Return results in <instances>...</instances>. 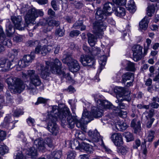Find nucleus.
<instances>
[{
  "label": "nucleus",
  "instance_id": "obj_55",
  "mask_svg": "<svg viewBox=\"0 0 159 159\" xmlns=\"http://www.w3.org/2000/svg\"><path fill=\"white\" fill-rule=\"evenodd\" d=\"M83 22L82 21H78L74 24L73 26L75 29H78L80 26H81Z\"/></svg>",
  "mask_w": 159,
  "mask_h": 159
},
{
  "label": "nucleus",
  "instance_id": "obj_2",
  "mask_svg": "<svg viewBox=\"0 0 159 159\" xmlns=\"http://www.w3.org/2000/svg\"><path fill=\"white\" fill-rule=\"evenodd\" d=\"M43 15V11L40 10L36 9L35 8H32L29 9L25 17V23L23 24L22 22V18L20 16H12L11 20L14 25L16 29L22 30L28 25L34 21L39 16H42Z\"/></svg>",
  "mask_w": 159,
  "mask_h": 159
},
{
  "label": "nucleus",
  "instance_id": "obj_32",
  "mask_svg": "<svg viewBox=\"0 0 159 159\" xmlns=\"http://www.w3.org/2000/svg\"><path fill=\"white\" fill-rule=\"evenodd\" d=\"M64 58L62 60V62L66 64L68 66L71 63L73 60H75L70 55H67L64 56Z\"/></svg>",
  "mask_w": 159,
  "mask_h": 159
},
{
  "label": "nucleus",
  "instance_id": "obj_14",
  "mask_svg": "<svg viewBox=\"0 0 159 159\" xmlns=\"http://www.w3.org/2000/svg\"><path fill=\"white\" fill-rule=\"evenodd\" d=\"M80 62L84 66H88L91 67L95 64V60L93 58L87 55H82L80 57Z\"/></svg>",
  "mask_w": 159,
  "mask_h": 159
},
{
  "label": "nucleus",
  "instance_id": "obj_29",
  "mask_svg": "<svg viewBox=\"0 0 159 159\" xmlns=\"http://www.w3.org/2000/svg\"><path fill=\"white\" fill-rule=\"evenodd\" d=\"M35 54L33 52H31L30 55H25L23 57V60L28 65L29 64L32 62V61L35 57Z\"/></svg>",
  "mask_w": 159,
  "mask_h": 159
},
{
  "label": "nucleus",
  "instance_id": "obj_64",
  "mask_svg": "<svg viewBox=\"0 0 159 159\" xmlns=\"http://www.w3.org/2000/svg\"><path fill=\"white\" fill-rule=\"evenodd\" d=\"M133 128L137 131L140 130L141 128V124L140 121H138L135 126Z\"/></svg>",
  "mask_w": 159,
  "mask_h": 159
},
{
  "label": "nucleus",
  "instance_id": "obj_11",
  "mask_svg": "<svg viewBox=\"0 0 159 159\" xmlns=\"http://www.w3.org/2000/svg\"><path fill=\"white\" fill-rule=\"evenodd\" d=\"M92 116V115H90L88 111L84 110L81 120H78L77 118L75 123L76 126L84 130L85 129V124H87L93 120Z\"/></svg>",
  "mask_w": 159,
  "mask_h": 159
},
{
  "label": "nucleus",
  "instance_id": "obj_42",
  "mask_svg": "<svg viewBox=\"0 0 159 159\" xmlns=\"http://www.w3.org/2000/svg\"><path fill=\"white\" fill-rule=\"evenodd\" d=\"M8 148L4 145H0V155H3L8 152Z\"/></svg>",
  "mask_w": 159,
  "mask_h": 159
},
{
  "label": "nucleus",
  "instance_id": "obj_53",
  "mask_svg": "<svg viewBox=\"0 0 159 159\" xmlns=\"http://www.w3.org/2000/svg\"><path fill=\"white\" fill-rule=\"evenodd\" d=\"M26 121L28 124L30 126H34L35 122L34 120L30 117L26 120Z\"/></svg>",
  "mask_w": 159,
  "mask_h": 159
},
{
  "label": "nucleus",
  "instance_id": "obj_28",
  "mask_svg": "<svg viewBox=\"0 0 159 159\" xmlns=\"http://www.w3.org/2000/svg\"><path fill=\"white\" fill-rule=\"evenodd\" d=\"M148 20L145 17H144L139 23V29L141 30H146L148 27Z\"/></svg>",
  "mask_w": 159,
  "mask_h": 159
},
{
  "label": "nucleus",
  "instance_id": "obj_39",
  "mask_svg": "<svg viewBox=\"0 0 159 159\" xmlns=\"http://www.w3.org/2000/svg\"><path fill=\"white\" fill-rule=\"evenodd\" d=\"M117 152L122 154H126L128 151V148L126 146H122L118 147L117 148Z\"/></svg>",
  "mask_w": 159,
  "mask_h": 159
},
{
  "label": "nucleus",
  "instance_id": "obj_7",
  "mask_svg": "<svg viewBox=\"0 0 159 159\" xmlns=\"http://www.w3.org/2000/svg\"><path fill=\"white\" fill-rule=\"evenodd\" d=\"M112 6L111 3L108 2L104 4L103 10H101L100 8L97 9L95 13L96 20L95 21H102L106 24L104 21L106 19L107 16L111 15V12L110 11H111V6Z\"/></svg>",
  "mask_w": 159,
  "mask_h": 159
},
{
  "label": "nucleus",
  "instance_id": "obj_40",
  "mask_svg": "<svg viewBox=\"0 0 159 159\" xmlns=\"http://www.w3.org/2000/svg\"><path fill=\"white\" fill-rule=\"evenodd\" d=\"M61 152L53 151L50 155V158L53 159H59L61 157Z\"/></svg>",
  "mask_w": 159,
  "mask_h": 159
},
{
  "label": "nucleus",
  "instance_id": "obj_48",
  "mask_svg": "<svg viewBox=\"0 0 159 159\" xmlns=\"http://www.w3.org/2000/svg\"><path fill=\"white\" fill-rule=\"evenodd\" d=\"M127 105L121 102L118 104V105L116 107H115L114 109H116V108H118V109L120 110L121 109H126L127 108Z\"/></svg>",
  "mask_w": 159,
  "mask_h": 159
},
{
  "label": "nucleus",
  "instance_id": "obj_43",
  "mask_svg": "<svg viewBox=\"0 0 159 159\" xmlns=\"http://www.w3.org/2000/svg\"><path fill=\"white\" fill-rule=\"evenodd\" d=\"M13 60H11V61H10L8 60L7 61V62L4 65V70H9V69L13 67V66H12V63L11 62H13Z\"/></svg>",
  "mask_w": 159,
  "mask_h": 159
},
{
  "label": "nucleus",
  "instance_id": "obj_12",
  "mask_svg": "<svg viewBox=\"0 0 159 159\" xmlns=\"http://www.w3.org/2000/svg\"><path fill=\"white\" fill-rule=\"evenodd\" d=\"M143 48L139 45H136L133 46L132 50L133 51L134 60L137 61L143 57Z\"/></svg>",
  "mask_w": 159,
  "mask_h": 159
},
{
  "label": "nucleus",
  "instance_id": "obj_8",
  "mask_svg": "<svg viewBox=\"0 0 159 159\" xmlns=\"http://www.w3.org/2000/svg\"><path fill=\"white\" fill-rule=\"evenodd\" d=\"M61 111L63 114L62 115H60V119L62 121H64L67 117L66 120L69 127L71 129L73 128L76 123L77 116H72L69 108L67 107H65L61 109Z\"/></svg>",
  "mask_w": 159,
  "mask_h": 159
},
{
  "label": "nucleus",
  "instance_id": "obj_51",
  "mask_svg": "<svg viewBox=\"0 0 159 159\" xmlns=\"http://www.w3.org/2000/svg\"><path fill=\"white\" fill-rule=\"evenodd\" d=\"M14 156L15 159H25V157L20 152L14 154Z\"/></svg>",
  "mask_w": 159,
  "mask_h": 159
},
{
  "label": "nucleus",
  "instance_id": "obj_10",
  "mask_svg": "<svg viewBox=\"0 0 159 159\" xmlns=\"http://www.w3.org/2000/svg\"><path fill=\"white\" fill-rule=\"evenodd\" d=\"M57 119L56 116L48 115L47 117V129L53 135H56L59 132L58 127L56 122Z\"/></svg>",
  "mask_w": 159,
  "mask_h": 159
},
{
  "label": "nucleus",
  "instance_id": "obj_49",
  "mask_svg": "<svg viewBox=\"0 0 159 159\" xmlns=\"http://www.w3.org/2000/svg\"><path fill=\"white\" fill-rule=\"evenodd\" d=\"M45 143L50 148H52L53 146L52 141L50 138H48L46 139Z\"/></svg>",
  "mask_w": 159,
  "mask_h": 159
},
{
  "label": "nucleus",
  "instance_id": "obj_18",
  "mask_svg": "<svg viewBox=\"0 0 159 159\" xmlns=\"http://www.w3.org/2000/svg\"><path fill=\"white\" fill-rule=\"evenodd\" d=\"M33 146L42 152H44L45 149V143L42 138L36 139L34 141Z\"/></svg>",
  "mask_w": 159,
  "mask_h": 159
},
{
  "label": "nucleus",
  "instance_id": "obj_21",
  "mask_svg": "<svg viewBox=\"0 0 159 159\" xmlns=\"http://www.w3.org/2000/svg\"><path fill=\"white\" fill-rule=\"evenodd\" d=\"M66 107V106H64V107H63L61 109H58V107L57 106H53L51 107V108L52 110L51 111L50 113H53L55 115L54 116L52 115V114L50 115H52L53 117H55L56 116L57 118V117H58L60 118V115H62L63 113H62L61 111V110L63 109L65 107Z\"/></svg>",
  "mask_w": 159,
  "mask_h": 159
},
{
  "label": "nucleus",
  "instance_id": "obj_15",
  "mask_svg": "<svg viewBox=\"0 0 159 159\" xmlns=\"http://www.w3.org/2000/svg\"><path fill=\"white\" fill-rule=\"evenodd\" d=\"M111 138L115 145L116 146L120 147L124 143L122 135L120 133L113 134L112 135Z\"/></svg>",
  "mask_w": 159,
  "mask_h": 159
},
{
  "label": "nucleus",
  "instance_id": "obj_52",
  "mask_svg": "<svg viewBox=\"0 0 159 159\" xmlns=\"http://www.w3.org/2000/svg\"><path fill=\"white\" fill-rule=\"evenodd\" d=\"M24 112L20 109L16 110L14 113V116H19L20 115H23Z\"/></svg>",
  "mask_w": 159,
  "mask_h": 159
},
{
  "label": "nucleus",
  "instance_id": "obj_3",
  "mask_svg": "<svg viewBox=\"0 0 159 159\" xmlns=\"http://www.w3.org/2000/svg\"><path fill=\"white\" fill-rule=\"evenodd\" d=\"M92 96L95 101H97V107H94L92 108L91 113L93 117L96 118L101 117L103 115V109H114L115 107L109 102L105 100H98V97L99 96L98 94H93Z\"/></svg>",
  "mask_w": 159,
  "mask_h": 159
},
{
  "label": "nucleus",
  "instance_id": "obj_33",
  "mask_svg": "<svg viewBox=\"0 0 159 159\" xmlns=\"http://www.w3.org/2000/svg\"><path fill=\"white\" fill-rule=\"evenodd\" d=\"M28 155L30 156L32 158H34L37 155V150L35 147H32L30 148L26 152Z\"/></svg>",
  "mask_w": 159,
  "mask_h": 159
},
{
  "label": "nucleus",
  "instance_id": "obj_24",
  "mask_svg": "<svg viewBox=\"0 0 159 159\" xmlns=\"http://www.w3.org/2000/svg\"><path fill=\"white\" fill-rule=\"evenodd\" d=\"M84 150L88 153H91L93 152L92 146L84 142H83L81 143V148L80 150Z\"/></svg>",
  "mask_w": 159,
  "mask_h": 159
},
{
  "label": "nucleus",
  "instance_id": "obj_19",
  "mask_svg": "<svg viewBox=\"0 0 159 159\" xmlns=\"http://www.w3.org/2000/svg\"><path fill=\"white\" fill-rule=\"evenodd\" d=\"M17 121V120H12L11 116L8 115L5 118L3 125L9 129H12L15 127L14 125Z\"/></svg>",
  "mask_w": 159,
  "mask_h": 159
},
{
  "label": "nucleus",
  "instance_id": "obj_57",
  "mask_svg": "<svg viewBox=\"0 0 159 159\" xmlns=\"http://www.w3.org/2000/svg\"><path fill=\"white\" fill-rule=\"evenodd\" d=\"M150 106L152 108L157 109L159 107V104L155 101H153V102L150 103Z\"/></svg>",
  "mask_w": 159,
  "mask_h": 159
},
{
  "label": "nucleus",
  "instance_id": "obj_34",
  "mask_svg": "<svg viewBox=\"0 0 159 159\" xmlns=\"http://www.w3.org/2000/svg\"><path fill=\"white\" fill-rule=\"evenodd\" d=\"M60 23L59 21H57L54 20H49L47 23V25L49 27H51V29H49V30H52L54 26L57 27L60 25Z\"/></svg>",
  "mask_w": 159,
  "mask_h": 159
},
{
  "label": "nucleus",
  "instance_id": "obj_26",
  "mask_svg": "<svg viewBox=\"0 0 159 159\" xmlns=\"http://www.w3.org/2000/svg\"><path fill=\"white\" fill-rule=\"evenodd\" d=\"M115 14L118 16L122 17L125 15V10L124 8L120 6L117 7L115 11Z\"/></svg>",
  "mask_w": 159,
  "mask_h": 159
},
{
  "label": "nucleus",
  "instance_id": "obj_38",
  "mask_svg": "<svg viewBox=\"0 0 159 159\" xmlns=\"http://www.w3.org/2000/svg\"><path fill=\"white\" fill-rule=\"evenodd\" d=\"M72 148L77 150H81V144H80L79 142L77 140H74L72 144Z\"/></svg>",
  "mask_w": 159,
  "mask_h": 159
},
{
  "label": "nucleus",
  "instance_id": "obj_45",
  "mask_svg": "<svg viewBox=\"0 0 159 159\" xmlns=\"http://www.w3.org/2000/svg\"><path fill=\"white\" fill-rule=\"evenodd\" d=\"M76 156V152L75 151H70L68 153L67 159H75Z\"/></svg>",
  "mask_w": 159,
  "mask_h": 159
},
{
  "label": "nucleus",
  "instance_id": "obj_23",
  "mask_svg": "<svg viewBox=\"0 0 159 159\" xmlns=\"http://www.w3.org/2000/svg\"><path fill=\"white\" fill-rule=\"evenodd\" d=\"M6 34L8 37L12 36L15 32V30L10 22L7 23L6 25Z\"/></svg>",
  "mask_w": 159,
  "mask_h": 159
},
{
  "label": "nucleus",
  "instance_id": "obj_25",
  "mask_svg": "<svg viewBox=\"0 0 159 159\" xmlns=\"http://www.w3.org/2000/svg\"><path fill=\"white\" fill-rule=\"evenodd\" d=\"M122 78L124 82H126L128 80H130L131 79L133 81L134 79V74L130 72H126L122 75Z\"/></svg>",
  "mask_w": 159,
  "mask_h": 159
},
{
  "label": "nucleus",
  "instance_id": "obj_36",
  "mask_svg": "<svg viewBox=\"0 0 159 159\" xmlns=\"http://www.w3.org/2000/svg\"><path fill=\"white\" fill-rule=\"evenodd\" d=\"M39 41L38 40L32 39L28 40L26 43L28 46L33 47L39 45Z\"/></svg>",
  "mask_w": 159,
  "mask_h": 159
},
{
  "label": "nucleus",
  "instance_id": "obj_1",
  "mask_svg": "<svg viewBox=\"0 0 159 159\" xmlns=\"http://www.w3.org/2000/svg\"><path fill=\"white\" fill-rule=\"evenodd\" d=\"M45 66L42 64L38 65L37 69L39 74H41L42 78L45 80H48L50 74V72L55 74L62 75L63 78H65L68 80H70L72 78L69 73L66 74L62 71L61 64L57 59H56L53 62L49 61H45Z\"/></svg>",
  "mask_w": 159,
  "mask_h": 159
},
{
  "label": "nucleus",
  "instance_id": "obj_22",
  "mask_svg": "<svg viewBox=\"0 0 159 159\" xmlns=\"http://www.w3.org/2000/svg\"><path fill=\"white\" fill-rule=\"evenodd\" d=\"M154 67L153 66H151L149 68V70L150 73L148 74V76L150 77H153V80L154 81H157L159 80V67L158 68V71L156 73V75L154 76Z\"/></svg>",
  "mask_w": 159,
  "mask_h": 159
},
{
  "label": "nucleus",
  "instance_id": "obj_5",
  "mask_svg": "<svg viewBox=\"0 0 159 159\" xmlns=\"http://www.w3.org/2000/svg\"><path fill=\"white\" fill-rule=\"evenodd\" d=\"M22 77L25 80H27L29 77L30 84L27 86V88L30 90V93L33 94L35 91V87L41 85L42 82L39 76L35 74L34 70H28L26 73L22 72Z\"/></svg>",
  "mask_w": 159,
  "mask_h": 159
},
{
  "label": "nucleus",
  "instance_id": "obj_44",
  "mask_svg": "<svg viewBox=\"0 0 159 159\" xmlns=\"http://www.w3.org/2000/svg\"><path fill=\"white\" fill-rule=\"evenodd\" d=\"M144 113L148 114V115L146 116L147 119L153 118L152 117L154 114V110L153 109H151L149 110V111H145Z\"/></svg>",
  "mask_w": 159,
  "mask_h": 159
},
{
  "label": "nucleus",
  "instance_id": "obj_27",
  "mask_svg": "<svg viewBox=\"0 0 159 159\" xmlns=\"http://www.w3.org/2000/svg\"><path fill=\"white\" fill-rule=\"evenodd\" d=\"M124 63H126L127 65V67L125 68L126 70L131 71H135L134 64L133 63L130 61L127 62L126 61H125L122 63V64L123 66H125Z\"/></svg>",
  "mask_w": 159,
  "mask_h": 159
},
{
  "label": "nucleus",
  "instance_id": "obj_46",
  "mask_svg": "<svg viewBox=\"0 0 159 159\" xmlns=\"http://www.w3.org/2000/svg\"><path fill=\"white\" fill-rule=\"evenodd\" d=\"M18 66L21 68L25 67L27 66L28 65L25 62V61L23 60V59L20 60L18 63Z\"/></svg>",
  "mask_w": 159,
  "mask_h": 159
},
{
  "label": "nucleus",
  "instance_id": "obj_56",
  "mask_svg": "<svg viewBox=\"0 0 159 159\" xmlns=\"http://www.w3.org/2000/svg\"><path fill=\"white\" fill-rule=\"evenodd\" d=\"M80 34V32L78 30H75L71 31L70 33V36L71 37L77 36Z\"/></svg>",
  "mask_w": 159,
  "mask_h": 159
},
{
  "label": "nucleus",
  "instance_id": "obj_58",
  "mask_svg": "<svg viewBox=\"0 0 159 159\" xmlns=\"http://www.w3.org/2000/svg\"><path fill=\"white\" fill-rule=\"evenodd\" d=\"M47 99H45L42 97H39L38 98L37 102L36 103V104L37 105L38 102L40 103H45L47 102Z\"/></svg>",
  "mask_w": 159,
  "mask_h": 159
},
{
  "label": "nucleus",
  "instance_id": "obj_47",
  "mask_svg": "<svg viewBox=\"0 0 159 159\" xmlns=\"http://www.w3.org/2000/svg\"><path fill=\"white\" fill-rule=\"evenodd\" d=\"M107 60V57L106 56L103 55L100 57L99 62L101 64L104 65L105 64Z\"/></svg>",
  "mask_w": 159,
  "mask_h": 159
},
{
  "label": "nucleus",
  "instance_id": "obj_61",
  "mask_svg": "<svg viewBox=\"0 0 159 159\" xmlns=\"http://www.w3.org/2000/svg\"><path fill=\"white\" fill-rule=\"evenodd\" d=\"M48 15H49L51 18H52L55 17V12L52 9H49L48 10Z\"/></svg>",
  "mask_w": 159,
  "mask_h": 159
},
{
  "label": "nucleus",
  "instance_id": "obj_30",
  "mask_svg": "<svg viewBox=\"0 0 159 159\" xmlns=\"http://www.w3.org/2000/svg\"><path fill=\"white\" fill-rule=\"evenodd\" d=\"M113 112L115 113L116 115H118L122 118H124L126 117L127 113L126 111H122L120 109H114L113 110Z\"/></svg>",
  "mask_w": 159,
  "mask_h": 159
},
{
  "label": "nucleus",
  "instance_id": "obj_17",
  "mask_svg": "<svg viewBox=\"0 0 159 159\" xmlns=\"http://www.w3.org/2000/svg\"><path fill=\"white\" fill-rule=\"evenodd\" d=\"M51 47L50 46H44L42 47L40 45L37 46L35 49V53L37 54H40L43 56L46 55L47 53L50 52L51 50Z\"/></svg>",
  "mask_w": 159,
  "mask_h": 159
},
{
  "label": "nucleus",
  "instance_id": "obj_6",
  "mask_svg": "<svg viewBox=\"0 0 159 159\" xmlns=\"http://www.w3.org/2000/svg\"><path fill=\"white\" fill-rule=\"evenodd\" d=\"M6 82L10 91L13 93H20L24 89L23 81L20 79L10 77L6 80Z\"/></svg>",
  "mask_w": 159,
  "mask_h": 159
},
{
  "label": "nucleus",
  "instance_id": "obj_13",
  "mask_svg": "<svg viewBox=\"0 0 159 159\" xmlns=\"http://www.w3.org/2000/svg\"><path fill=\"white\" fill-rule=\"evenodd\" d=\"M108 117L109 118L113 120H114L113 122L115 123V127L118 130L122 131L125 130L128 127L127 124L122 121L116 122L114 120L117 118L116 116L114 115H113L111 113H110L108 115Z\"/></svg>",
  "mask_w": 159,
  "mask_h": 159
},
{
  "label": "nucleus",
  "instance_id": "obj_63",
  "mask_svg": "<svg viewBox=\"0 0 159 159\" xmlns=\"http://www.w3.org/2000/svg\"><path fill=\"white\" fill-rule=\"evenodd\" d=\"M18 51L16 49H13L11 51V56H13V60L14 58H15V57L17 56L18 55Z\"/></svg>",
  "mask_w": 159,
  "mask_h": 159
},
{
  "label": "nucleus",
  "instance_id": "obj_59",
  "mask_svg": "<svg viewBox=\"0 0 159 159\" xmlns=\"http://www.w3.org/2000/svg\"><path fill=\"white\" fill-rule=\"evenodd\" d=\"M6 135V134L5 131L0 130V142L4 139Z\"/></svg>",
  "mask_w": 159,
  "mask_h": 159
},
{
  "label": "nucleus",
  "instance_id": "obj_54",
  "mask_svg": "<svg viewBox=\"0 0 159 159\" xmlns=\"http://www.w3.org/2000/svg\"><path fill=\"white\" fill-rule=\"evenodd\" d=\"M148 122L146 124V126L148 128H150L155 120L154 118H151L147 119Z\"/></svg>",
  "mask_w": 159,
  "mask_h": 159
},
{
  "label": "nucleus",
  "instance_id": "obj_37",
  "mask_svg": "<svg viewBox=\"0 0 159 159\" xmlns=\"http://www.w3.org/2000/svg\"><path fill=\"white\" fill-rule=\"evenodd\" d=\"M64 30L60 28H58L55 30V35L56 37H61L64 35Z\"/></svg>",
  "mask_w": 159,
  "mask_h": 159
},
{
  "label": "nucleus",
  "instance_id": "obj_60",
  "mask_svg": "<svg viewBox=\"0 0 159 159\" xmlns=\"http://www.w3.org/2000/svg\"><path fill=\"white\" fill-rule=\"evenodd\" d=\"M51 5L52 7L54 9V10L56 11L58 9V8L57 4L55 0H52L51 2Z\"/></svg>",
  "mask_w": 159,
  "mask_h": 159
},
{
  "label": "nucleus",
  "instance_id": "obj_4",
  "mask_svg": "<svg viewBox=\"0 0 159 159\" xmlns=\"http://www.w3.org/2000/svg\"><path fill=\"white\" fill-rule=\"evenodd\" d=\"M106 27V24L102 21H95L93 23V32L96 36L90 33L87 34L88 42L91 46L93 47L95 45L97 41V36L99 38L102 37Z\"/></svg>",
  "mask_w": 159,
  "mask_h": 159
},
{
  "label": "nucleus",
  "instance_id": "obj_35",
  "mask_svg": "<svg viewBox=\"0 0 159 159\" xmlns=\"http://www.w3.org/2000/svg\"><path fill=\"white\" fill-rule=\"evenodd\" d=\"M124 135L126 139L127 142L133 141L134 140V137L133 134L129 132H125L124 133Z\"/></svg>",
  "mask_w": 159,
  "mask_h": 159
},
{
  "label": "nucleus",
  "instance_id": "obj_41",
  "mask_svg": "<svg viewBox=\"0 0 159 159\" xmlns=\"http://www.w3.org/2000/svg\"><path fill=\"white\" fill-rule=\"evenodd\" d=\"M147 8V14L149 16L151 17L155 11V8L153 6L151 5L148 6Z\"/></svg>",
  "mask_w": 159,
  "mask_h": 159
},
{
  "label": "nucleus",
  "instance_id": "obj_16",
  "mask_svg": "<svg viewBox=\"0 0 159 159\" xmlns=\"http://www.w3.org/2000/svg\"><path fill=\"white\" fill-rule=\"evenodd\" d=\"M0 43H2L3 45L10 47L11 46V40L6 37V35L1 26L0 25Z\"/></svg>",
  "mask_w": 159,
  "mask_h": 159
},
{
  "label": "nucleus",
  "instance_id": "obj_62",
  "mask_svg": "<svg viewBox=\"0 0 159 159\" xmlns=\"http://www.w3.org/2000/svg\"><path fill=\"white\" fill-rule=\"evenodd\" d=\"M8 60H7L5 58H2L0 62V67L1 68H4V65L7 62V61Z\"/></svg>",
  "mask_w": 159,
  "mask_h": 159
},
{
  "label": "nucleus",
  "instance_id": "obj_31",
  "mask_svg": "<svg viewBox=\"0 0 159 159\" xmlns=\"http://www.w3.org/2000/svg\"><path fill=\"white\" fill-rule=\"evenodd\" d=\"M128 8L129 12L132 13H134L136 11L135 3L133 0H130L128 3Z\"/></svg>",
  "mask_w": 159,
  "mask_h": 159
},
{
  "label": "nucleus",
  "instance_id": "obj_50",
  "mask_svg": "<svg viewBox=\"0 0 159 159\" xmlns=\"http://www.w3.org/2000/svg\"><path fill=\"white\" fill-rule=\"evenodd\" d=\"M116 4L119 5H124L126 3V0H113Z\"/></svg>",
  "mask_w": 159,
  "mask_h": 159
},
{
  "label": "nucleus",
  "instance_id": "obj_20",
  "mask_svg": "<svg viewBox=\"0 0 159 159\" xmlns=\"http://www.w3.org/2000/svg\"><path fill=\"white\" fill-rule=\"evenodd\" d=\"M70 70L72 72H75L78 71L80 68L78 61L75 60H73L70 65H69Z\"/></svg>",
  "mask_w": 159,
  "mask_h": 159
},
{
  "label": "nucleus",
  "instance_id": "obj_9",
  "mask_svg": "<svg viewBox=\"0 0 159 159\" xmlns=\"http://www.w3.org/2000/svg\"><path fill=\"white\" fill-rule=\"evenodd\" d=\"M89 136L92 139V140L95 142H99V143L102 146L105 151L107 153H111L112 151L108 148L106 147L103 143L102 137L100 136L97 129L94 131L90 130L88 132Z\"/></svg>",
  "mask_w": 159,
  "mask_h": 159
}]
</instances>
